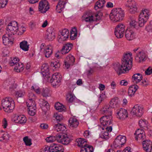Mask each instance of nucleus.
<instances>
[{
	"label": "nucleus",
	"instance_id": "obj_1",
	"mask_svg": "<svg viewBox=\"0 0 152 152\" xmlns=\"http://www.w3.org/2000/svg\"><path fill=\"white\" fill-rule=\"evenodd\" d=\"M112 109L113 108L109 105H106L103 108V113L105 115L100 119V122L101 125L105 126L110 125L111 123Z\"/></svg>",
	"mask_w": 152,
	"mask_h": 152
},
{
	"label": "nucleus",
	"instance_id": "obj_2",
	"mask_svg": "<svg viewBox=\"0 0 152 152\" xmlns=\"http://www.w3.org/2000/svg\"><path fill=\"white\" fill-rule=\"evenodd\" d=\"M46 140L48 142H52L56 140L58 142L65 145H68L71 141V139L68 137L67 134L57 135L56 137L50 136L47 137Z\"/></svg>",
	"mask_w": 152,
	"mask_h": 152
},
{
	"label": "nucleus",
	"instance_id": "obj_3",
	"mask_svg": "<svg viewBox=\"0 0 152 152\" xmlns=\"http://www.w3.org/2000/svg\"><path fill=\"white\" fill-rule=\"evenodd\" d=\"M110 19L116 22L122 21L124 17V12L121 8L113 9L109 15Z\"/></svg>",
	"mask_w": 152,
	"mask_h": 152
},
{
	"label": "nucleus",
	"instance_id": "obj_4",
	"mask_svg": "<svg viewBox=\"0 0 152 152\" xmlns=\"http://www.w3.org/2000/svg\"><path fill=\"white\" fill-rule=\"evenodd\" d=\"M132 55L131 53H124L121 60V65L126 71L130 70L132 67Z\"/></svg>",
	"mask_w": 152,
	"mask_h": 152
},
{
	"label": "nucleus",
	"instance_id": "obj_5",
	"mask_svg": "<svg viewBox=\"0 0 152 152\" xmlns=\"http://www.w3.org/2000/svg\"><path fill=\"white\" fill-rule=\"evenodd\" d=\"M1 105L4 110L6 112H12L15 107V102L11 97H6L1 101Z\"/></svg>",
	"mask_w": 152,
	"mask_h": 152
},
{
	"label": "nucleus",
	"instance_id": "obj_6",
	"mask_svg": "<svg viewBox=\"0 0 152 152\" xmlns=\"http://www.w3.org/2000/svg\"><path fill=\"white\" fill-rule=\"evenodd\" d=\"M40 49L47 58L50 57L53 53V47L51 45H46L45 43H42L40 46Z\"/></svg>",
	"mask_w": 152,
	"mask_h": 152
},
{
	"label": "nucleus",
	"instance_id": "obj_7",
	"mask_svg": "<svg viewBox=\"0 0 152 152\" xmlns=\"http://www.w3.org/2000/svg\"><path fill=\"white\" fill-rule=\"evenodd\" d=\"M125 27L124 24L119 23L115 28L114 33L115 35L118 38H121L123 37Z\"/></svg>",
	"mask_w": 152,
	"mask_h": 152
},
{
	"label": "nucleus",
	"instance_id": "obj_8",
	"mask_svg": "<svg viewBox=\"0 0 152 152\" xmlns=\"http://www.w3.org/2000/svg\"><path fill=\"white\" fill-rule=\"evenodd\" d=\"M126 141V137L125 136L119 135L115 139L113 145L115 148H120L124 145Z\"/></svg>",
	"mask_w": 152,
	"mask_h": 152
},
{
	"label": "nucleus",
	"instance_id": "obj_9",
	"mask_svg": "<svg viewBox=\"0 0 152 152\" xmlns=\"http://www.w3.org/2000/svg\"><path fill=\"white\" fill-rule=\"evenodd\" d=\"M17 22L13 21L9 23L6 28V30L8 33L13 35L16 33L18 30Z\"/></svg>",
	"mask_w": 152,
	"mask_h": 152
},
{
	"label": "nucleus",
	"instance_id": "obj_10",
	"mask_svg": "<svg viewBox=\"0 0 152 152\" xmlns=\"http://www.w3.org/2000/svg\"><path fill=\"white\" fill-rule=\"evenodd\" d=\"M50 8L49 3L47 0H42L39 3V10L42 13H45Z\"/></svg>",
	"mask_w": 152,
	"mask_h": 152
},
{
	"label": "nucleus",
	"instance_id": "obj_11",
	"mask_svg": "<svg viewBox=\"0 0 152 152\" xmlns=\"http://www.w3.org/2000/svg\"><path fill=\"white\" fill-rule=\"evenodd\" d=\"M3 43L4 45L7 47L12 46L13 43V38L9 34H4L2 37Z\"/></svg>",
	"mask_w": 152,
	"mask_h": 152
},
{
	"label": "nucleus",
	"instance_id": "obj_12",
	"mask_svg": "<svg viewBox=\"0 0 152 152\" xmlns=\"http://www.w3.org/2000/svg\"><path fill=\"white\" fill-rule=\"evenodd\" d=\"M113 68L118 75L123 73H125L127 71L122 65L119 63H115L114 64Z\"/></svg>",
	"mask_w": 152,
	"mask_h": 152
},
{
	"label": "nucleus",
	"instance_id": "obj_13",
	"mask_svg": "<svg viewBox=\"0 0 152 152\" xmlns=\"http://www.w3.org/2000/svg\"><path fill=\"white\" fill-rule=\"evenodd\" d=\"M143 113L142 108L139 106L138 105H135L133 107L131 112L132 114L135 115L138 117L141 116L143 114Z\"/></svg>",
	"mask_w": 152,
	"mask_h": 152
},
{
	"label": "nucleus",
	"instance_id": "obj_14",
	"mask_svg": "<svg viewBox=\"0 0 152 152\" xmlns=\"http://www.w3.org/2000/svg\"><path fill=\"white\" fill-rule=\"evenodd\" d=\"M51 85L54 87L58 86L60 84V77L58 74L55 73L53 75L52 77L50 80Z\"/></svg>",
	"mask_w": 152,
	"mask_h": 152
},
{
	"label": "nucleus",
	"instance_id": "obj_15",
	"mask_svg": "<svg viewBox=\"0 0 152 152\" xmlns=\"http://www.w3.org/2000/svg\"><path fill=\"white\" fill-rule=\"evenodd\" d=\"M12 121L15 123L24 124L26 122L27 119L24 115H15L12 119Z\"/></svg>",
	"mask_w": 152,
	"mask_h": 152
},
{
	"label": "nucleus",
	"instance_id": "obj_16",
	"mask_svg": "<svg viewBox=\"0 0 152 152\" xmlns=\"http://www.w3.org/2000/svg\"><path fill=\"white\" fill-rule=\"evenodd\" d=\"M83 19L86 22L91 23L94 21L93 14L91 11L85 12L82 16Z\"/></svg>",
	"mask_w": 152,
	"mask_h": 152
},
{
	"label": "nucleus",
	"instance_id": "obj_17",
	"mask_svg": "<svg viewBox=\"0 0 152 152\" xmlns=\"http://www.w3.org/2000/svg\"><path fill=\"white\" fill-rule=\"evenodd\" d=\"M75 58L71 54L68 55L66 57V59L64 61V64L65 67L67 69L69 68L70 66L75 61Z\"/></svg>",
	"mask_w": 152,
	"mask_h": 152
},
{
	"label": "nucleus",
	"instance_id": "obj_18",
	"mask_svg": "<svg viewBox=\"0 0 152 152\" xmlns=\"http://www.w3.org/2000/svg\"><path fill=\"white\" fill-rule=\"evenodd\" d=\"M41 74L43 77L49 78L50 77L49 66L47 64H42L41 69Z\"/></svg>",
	"mask_w": 152,
	"mask_h": 152
},
{
	"label": "nucleus",
	"instance_id": "obj_19",
	"mask_svg": "<svg viewBox=\"0 0 152 152\" xmlns=\"http://www.w3.org/2000/svg\"><path fill=\"white\" fill-rule=\"evenodd\" d=\"M142 146L144 150L146 152H152V142L150 140L143 141Z\"/></svg>",
	"mask_w": 152,
	"mask_h": 152
},
{
	"label": "nucleus",
	"instance_id": "obj_20",
	"mask_svg": "<svg viewBox=\"0 0 152 152\" xmlns=\"http://www.w3.org/2000/svg\"><path fill=\"white\" fill-rule=\"evenodd\" d=\"M73 45L70 43H67L62 48L61 53L62 54H65L69 53L72 49Z\"/></svg>",
	"mask_w": 152,
	"mask_h": 152
},
{
	"label": "nucleus",
	"instance_id": "obj_21",
	"mask_svg": "<svg viewBox=\"0 0 152 152\" xmlns=\"http://www.w3.org/2000/svg\"><path fill=\"white\" fill-rule=\"evenodd\" d=\"M117 114L118 116L117 117L122 120L128 117V114L127 110L123 108H121L119 110L117 113Z\"/></svg>",
	"mask_w": 152,
	"mask_h": 152
},
{
	"label": "nucleus",
	"instance_id": "obj_22",
	"mask_svg": "<svg viewBox=\"0 0 152 152\" xmlns=\"http://www.w3.org/2000/svg\"><path fill=\"white\" fill-rule=\"evenodd\" d=\"M52 152H63L64 149L61 145L53 143L51 145Z\"/></svg>",
	"mask_w": 152,
	"mask_h": 152
},
{
	"label": "nucleus",
	"instance_id": "obj_23",
	"mask_svg": "<svg viewBox=\"0 0 152 152\" xmlns=\"http://www.w3.org/2000/svg\"><path fill=\"white\" fill-rule=\"evenodd\" d=\"M135 59L137 62L139 63L144 61L146 59V54L143 52L140 51L137 54Z\"/></svg>",
	"mask_w": 152,
	"mask_h": 152
},
{
	"label": "nucleus",
	"instance_id": "obj_24",
	"mask_svg": "<svg viewBox=\"0 0 152 152\" xmlns=\"http://www.w3.org/2000/svg\"><path fill=\"white\" fill-rule=\"evenodd\" d=\"M69 33L68 30L64 29L61 32V34L59 35L58 38L61 41L66 40L69 37Z\"/></svg>",
	"mask_w": 152,
	"mask_h": 152
},
{
	"label": "nucleus",
	"instance_id": "obj_25",
	"mask_svg": "<svg viewBox=\"0 0 152 152\" xmlns=\"http://www.w3.org/2000/svg\"><path fill=\"white\" fill-rule=\"evenodd\" d=\"M112 122L111 121V123L110 125H107L105 126L102 125L103 126V127H102L100 126H98L97 127V133L99 134V131H101L103 130L105 128V129H106L107 132H108V133L111 132L112 130V125H110L112 124Z\"/></svg>",
	"mask_w": 152,
	"mask_h": 152
},
{
	"label": "nucleus",
	"instance_id": "obj_26",
	"mask_svg": "<svg viewBox=\"0 0 152 152\" xmlns=\"http://www.w3.org/2000/svg\"><path fill=\"white\" fill-rule=\"evenodd\" d=\"M55 38L54 33L53 32L51 28L47 29L45 36V39L48 41H52Z\"/></svg>",
	"mask_w": 152,
	"mask_h": 152
},
{
	"label": "nucleus",
	"instance_id": "obj_27",
	"mask_svg": "<svg viewBox=\"0 0 152 152\" xmlns=\"http://www.w3.org/2000/svg\"><path fill=\"white\" fill-rule=\"evenodd\" d=\"M53 128L55 130L61 133H64L66 131V127L63 124L59 123L55 124L53 126Z\"/></svg>",
	"mask_w": 152,
	"mask_h": 152
},
{
	"label": "nucleus",
	"instance_id": "obj_28",
	"mask_svg": "<svg viewBox=\"0 0 152 152\" xmlns=\"http://www.w3.org/2000/svg\"><path fill=\"white\" fill-rule=\"evenodd\" d=\"M69 126L71 129L76 128L79 124L78 121L75 118H70L69 121Z\"/></svg>",
	"mask_w": 152,
	"mask_h": 152
},
{
	"label": "nucleus",
	"instance_id": "obj_29",
	"mask_svg": "<svg viewBox=\"0 0 152 152\" xmlns=\"http://www.w3.org/2000/svg\"><path fill=\"white\" fill-rule=\"evenodd\" d=\"M125 36L126 39L129 41L132 40L135 38L134 33L131 30L126 29Z\"/></svg>",
	"mask_w": 152,
	"mask_h": 152
},
{
	"label": "nucleus",
	"instance_id": "obj_30",
	"mask_svg": "<svg viewBox=\"0 0 152 152\" xmlns=\"http://www.w3.org/2000/svg\"><path fill=\"white\" fill-rule=\"evenodd\" d=\"M139 88V87L136 84L132 85L129 87L128 91L129 95L131 97L134 96V94Z\"/></svg>",
	"mask_w": 152,
	"mask_h": 152
},
{
	"label": "nucleus",
	"instance_id": "obj_31",
	"mask_svg": "<svg viewBox=\"0 0 152 152\" xmlns=\"http://www.w3.org/2000/svg\"><path fill=\"white\" fill-rule=\"evenodd\" d=\"M39 103L42 109L45 112L49 109V104L46 101L43 99H40L39 100Z\"/></svg>",
	"mask_w": 152,
	"mask_h": 152
},
{
	"label": "nucleus",
	"instance_id": "obj_32",
	"mask_svg": "<svg viewBox=\"0 0 152 152\" xmlns=\"http://www.w3.org/2000/svg\"><path fill=\"white\" fill-rule=\"evenodd\" d=\"M142 74L139 73L134 74L132 77L133 82L135 83H137L140 82L142 80Z\"/></svg>",
	"mask_w": 152,
	"mask_h": 152
},
{
	"label": "nucleus",
	"instance_id": "obj_33",
	"mask_svg": "<svg viewBox=\"0 0 152 152\" xmlns=\"http://www.w3.org/2000/svg\"><path fill=\"white\" fill-rule=\"evenodd\" d=\"M64 0H60L58 2V5L56 6V10L58 13H61L63 10L65 5L66 4V2Z\"/></svg>",
	"mask_w": 152,
	"mask_h": 152
},
{
	"label": "nucleus",
	"instance_id": "obj_34",
	"mask_svg": "<svg viewBox=\"0 0 152 152\" xmlns=\"http://www.w3.org/2000/svg\"><path fill=\"white\" fill-rule=\"evenodd\" d=\"M20 47L21 49L25 51H28L29 48V45H28V42L25 40L20 42Z\"/></svg>",
	"mask_w": 152,
	"mask_h": 152
},
{
	"label": "nucleus",
	"instance_id": "obj_35",
	"mask_svg": "<svg viewBox=\"0 0 152 152\" xmlns=\"http://www.w3.org/2000/svg\"><path fill=\"white\" fill-rule=\"evenodd\" d=\"M77 142L78 143V146L80 147L81 148H84L87 145L86 140L83 138H80L79 139Z\"/></svg>",
	"mask_w": 152,
	"mask_h": 152
},
{
	"label": "nucleus",
	"instance_id": "obj_36",
	"mask_svg": "<svg viewBox=\"0 0 152 152\" xmlns=\"http://www.w3.org/2000/svg\"><path fill=\"white\" fill-rule=\"evenodd\" d=\"M94 150L92 146L87 144L84 148H81L80 152H93Z\"/></svg>",
	"mask_w": 152,
	"mask_h": 152
},
{
	"label": "nucleus",
	"instance_id": "obj_37",
	"mask_svg": "<svg viewBox=\"0 0 152 152\" xmlns=\"http://www.w3.org/2000/svg\"><path fill=\"white\" fill-rule=\"evenodd\" d=\"M24 69V66L23 63H19L18 64H16L14 68V70L17 72H21Z\"/></svg>",
	"mask_w": 152,
	"mask_h": 152
},
{
	"label": "nucleus",
	"instance_id": "obj_38",
	"mask_svg": "<svg viewBox=\"0 0 152 152\" xmlns=\"http://www.w3.org/2000/svg\"><path fill=\"white\" fill-rule=\"evenodd\" d=\"M106 2L104 0H99L96 2V10L102 8Z\"/></svg>",
	"mask_w": 152,
	"mask_h": 152
},
{
	"label": "nucleus",
	"instance_id": "obj_39",
	"mask_svg": "<svg viewBox=\"0 0 152 152\" xmlns=\"http://www.w3.org/2000/svg\"><path fill=\"white\" fill-rule=\"evenodd\" d=\"M55 107L56 109L59 112L65 111L66 110L65 107L59 103L56 104L55 105Z\"/></svg>",
	"mask_w": 152,
	"mask_h": 152
},
{
	"label": "nucleus",
	"instance_id": "obj_40",
	"mask_svg": "<svg viewBox=\"0 0 152 152\" xmlns=\"http://www.w3.org/2000/svg\"><path fill=\"white\" fill-rule=\"evenodd\" d=\"M103 15L102 10L97 11L96 12V22L101 20Z\"/></svg>",
	"mask_w": 152,
	"mask_h": 152
},
{
	"label": "nucleus",
	"instance_id": "obj_41",
	"mask_svg": "<svg viewBox=\"0 0 152 152\" xmlns=\"http://www.w3.org/2000/svg\"><path fill=\"white\" fill-rule=\"evenodd\" d=\"M26 104L28 108H36V104L34 100H28L26 102Z\"/></svg>",
	"mask_w": 152,
	"mask_h": 152
},
{
	"label": "nucleus",
	"instance_id": "obj_42",
	"mask_svg": "<svg viewBox=\"0 0 152 152\" xmlns=\"http://www.w3.org/2000/svg\"><path fill=\"white\" fill-rule=\"evenodd\" d=\"M42 93L43 96L45 97L50 96L51 95L50 90L47 88H43L42 90Z\"/></svg>",
	"mask_w": 152,
	"mask_h": 152
},
{
	"label": "nucleus",
	"instance_id": "obj_43",
	"mask_svg": "<svg viewBox=\"0 0 152 152\" xmlns=\"http://www.w3.org/2000/svg\"><path fill=\"white\" fill-rule=\"evenodd\" d=\"M70 39L74 40L76 39L77 36V29L75 28H73L70 31Z\"/></svg>",
	"mask_w": 152,
	"mask_h": 152
},
{
	"label": "nucleus",
	"instance_id": "obj_44",
	"mask_svg": "<svg viewBox=\"0 0 152 152\" xmlns=\"http://www.w3.org/2000/svg\"><path fill=\"white\" fill-rule=\"evenodd\" d=\"M75 97L73 94L71 93H69L66 95V99L67 101L69 102H72L74 100Z\"/></svg>",
	"mask_w": 152,
	"mask_h": 152
},
{
	"label": "nucleus",
	"instance_id": "obj_45",
	"mask_svg": "<svg viewBox=\"0 0 152 152\" xmlns=\"http://www.w3.org/2000/svg\"><path fill=\"white\" fill-rule=\"evenodd\" d=\"M118 97H115L112 99L110 102V106L113 108L116 107V105L118 103Z\"/></svg>",
	"mask_w": 152,
	"mask_h": 152
},
{
	"label": "nucleus",
	"instance_id": "obj_46",
	"mask_svg": "<svg viewBox=\"0 0 152 152\" xmlns=\"http://www.w3.org/2000/svg\"><path fill=\"white\" fill-rule=\"evenodd\" d=\"M101 133L99 134V138L107 140L109 138V133L107 132L102 131Z\"/></svg>",
	"mask_w": 152,
	"mask_h": 152
},
{
	"label": "nucleus",
	"instance_id": "obj_47",
	"mask_svg": "<svg viewBox=\"0 0 152 152\" xmlns=\"http://www.w3.org/2000/svg\"><path fill=\"white\" fill-rule=\"evenodd\" d=\"M9 138V136L7 133L4 131L0 132V140L2 141L4 140H7Z\"/></svg>",
	"mask_w": 152,
	"mask_h": 152
},
{
	"label": "nucleus",
	"instance_id": "obj_48",
	"mask_svg": "<svg viewBox=\"0 0 152 152\" xmlns=\"http://www.w3.org/2000/svg\"><path fill=\"white\" fill-rule=\"evenodd\" d=\"M19 59L17 57H15L12 59L10 62V65L11 66H15L16 64H18L19 62Z\"/></svg>",
	"mask_w": 152,
	"mask_h": 152
},
{
	"label": "nucleus",
	"instance_id": "obj_49",
	"mask_svg": "<svg viewBox=\"0 0 152 152\" xmlns=\"http://www.w3.org/2000/svg\"><path fill=\"white\" fill-rule=\"evenodd\" d=\"M50 66L54 69H56L60 67V64L58 61H53L51 62Z\"/></svg>",
	"mask_w": 152,
	"mask_h": 152
},
{
	"label": "nucleus",
	"instance_id": "obj_50",
	"mask_svg": "<svg viewBox=\"0 0 152 152\" xmlns=\"http://www.w3.org/2000/svg\"><path fill=\"white\" fill-rule=\"evenodd\" d=\"M147 124V121L144 119H141L139 122V125L141 128L146 127Z\"/></svg>",
	"mask_w": 152,
	"mask_h": 152
},
{
	"label": "nucleus",
	"instance_id": "obj_51",
	"mask_svg": "<svg viewBox=\"0 0 152 152\" xmlns=\"http://www.w3.org/2000/svg\"><path fill=\"white\" fill-rule=\"evenodd\" d=\"M54 117L57 122H59L63 119L62 115L59 113H55L54 115Z\"/></svg>",
	"mask_w": 152,
	"mask_h": 152
},
{
	"label": "nucleus",
	"instance_id": "obj_52",
	"mask_svg": "<svg viewBox=\"0 0 152 152\" xmlns=\"http://www.w3.org/2000/svg\"><path fill=\"white\" fill-rule=\"evenodd\" d=\"M23 141L27 146H30L32 144L31 140L29 138L28 136L24 137L23 138Z\"/></svg>",
	"mask_w": 152,
	"mask_h": 152
},
{
	"label": "nucleus",
	"instance_id": "obj_53",
	"mask_svg": "<svg viewBox=\"0 0 152 152\" xmlns=\"http://www.w3.org/2000/svg\"><path fill=\"white\" fill-rule=\"evenodd\" d=\"M25 94V92L24 90H19L16 93V96L18 97H22Z\"/></svg>",
	"mask_w": 152,
	"mask_h": 152
},
{
	"label": "nucleus",
	"instance_id": "obj_54",
	"mask_svg": "<svg viewBox=\"0 0 152 152\" xmlns=\"http://www.w3.org/2000/svg\"><path fill=\"white\" fill-rule=\"evenodd\" d=\"M36 108H34L32 107L28 108V114L31 116H34L36 114Z\"/></svg>",
	"mask_w": 152,
	"mask_h": 152
},
{
	"label": "nucleus",
	"instance_id": "obj_55",
	"mask_svg": "<svg viewBox=\"0 0 152 152\" xmlns=\"http://www.w3.org/2000/svg\"><path fill=\"white\" fill-rule=\"evenodd\" d=\"M134 5H136V4L135 2L133 1L128 0L126 4V6L129 8L132 7Z\"/></svg>",
	"mask_w": 152,
	"mask_h": 152
},
{
	"label": "nucleus",
	"instance_id": "obj_56",
	"mask_svg": "<svg viewBox=\"0 0 152 152\" xmlns=\"http://www.w3.org/2000/svg\"><path fill=\"white\" fill-rule=\"evenodd\" d=\"M41 152H52L51 150V145L50 147L46 146L42 149Z\"/></svg>",
	"mask_w": 152,
	"mask_h": 152
},
{
	"label": "nucleus",
	"instance_id": "obj_57",
	"mask_svg": "<svg viewBox=\"0 0 152 152\" xmlns=\"http://www.w3.org/2000/svg\"><path fill=\"white\" fill-rule=\"evenodd\" d=\"M18 31H19L18 34V35H21L26 31V28L23 26H21L19 28H18Z\"/></svg>",
	"mask_w": 152,
	"mask_h": 152
},
{
	"label": "nucleus",
	"instance_id": "obj_58",
	"mask_svg": "<svg viewBox=\"0 0 152 152\" xmlns=\"http://www.w3.org/2000/svg\"><path fill=\"white\" fill-rule=\"evenodd\" d=\"M8 2V0H0V8H3L5 7Z\"/></svg>",
	"mask_w": 152,
	"mask_h": 152
},
{
	"label": "nucleus",
	"instance_id": "obj_59",
	"mask_svg": "<svg viewBox=\"0 0 152 152\" xmlns=\"http://www.w3.org/2000/svg\"><path fill=\"white\" fill-rule=\"evenodd\" d=\"M137 8L136 7V5H133V6L132 7L130 8L129 9L130 12L132 13H134L137 12Z\"/></svg>",
	"mask_w": 152,
	"mask_h": 152
},
{
	"label": "nucleus",
	"instance_id": "obj_60",
	"mask_svg": "<svg viewBox=\"0 0 152 152\" xmlns=\"http://www.w3.org/2000/svg\"><path fill=\"white\" fill-rule=\"evenodd\" d=\"M32 89L38 94H39L41 92V90L39 87L36 85H34L32 87Z\"/></svg>",
	"mask_w": 152,
	"mask_h": 152
},
{
	"label": "nucleus",
	"instance_id": "obj_61",
	"mask_svg": "<svg viewBox=\"0 0 152 152\" xmlns=\"http://www.w3.org/2000/svg\"><path fill=\"white\" fill-rule=\"evenodd\" d=\"M146 20H143L141 18H139L138 24L139 26L142 27L144 26V24L146 23Z\"/></svg>",
	"mask_w": 152,
	"mask_h": 152
},
{
	"label": "nucleus",
	"instance_id": "obj_62",
	"mask_svg": "<svg viewBox=\"0 0 152 152\" xmlns=\"http://www.w3.org/2000/svg\"><path fill=\"white\" fill-rule=\"evenodd\" d=\"M145 137V135L144 133H143L141 134L137 135L135 137L136 140H137L138 138L144 140Z\"/></svg>",
	"mask_w": 152,
	"mask_h": 152
},
{
	"label": "nucleus",
	"instance_id": "obj_63",
	"mask_svg": "<svg viewBox=\"0 0 152 152\" xmlns=\"http://www.w3.org/2000/svg\"><path fill=\"white\" fill-rule=\"evenodd\" d=\"M105 95L104 93H102L100 94L98 100L99 103H100L105 98Z\"/></svg>",
	"mask_w": 152,
	"mask_h": 152
},
{
	"label": "nucleus",
	"instance_id": "obj_64",
	"mask_svg": "<svg viewBox=\"0 0 152 152\" xmlns=\"http://www.w3.org/2000/svg\"><path fill=\"white\" fill-rule=\"evenodd\" d=\"M28 96L29 97L28 100H34L36 98L35 96L32 92H30L29 93Z\"/></svg>",
	"mask_w": 152,
	"mask_h": 152
}]
</instances>
